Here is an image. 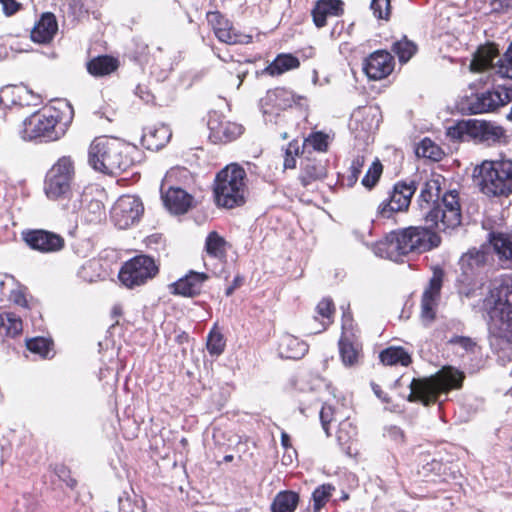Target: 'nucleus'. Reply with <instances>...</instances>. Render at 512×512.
Instances as JSON below:
<instances>
[{
  "label": "nucleus",
  "instance_id": "55",
  "mask_svg": "<svg viewBox=\"0 0 512 512\" xmlns=\"http://www.w3.org/2000/svg\"><path fill=\"white\" fill-rule=\"evenodd\" d=\"M6 15H12L19 10V3L15 0H1Z\"/></svg>",
  "mask_w": 512,
  "mask_h": 512
},
{
  "label": "nucleus",
  "instance_id": "56",
  "mask_svg": "<svg viewBox=\"0 0 512 512\" xmlns=\"http://www.w3.org/2000/svg\"><path fill=\"white\" fill-rule=\"evenodd\" d=\"M388 436L396 443H403L405 438L404 432L396 426L389 428Z\"/></svg>",
  "mask_w": 512,
  "mask_h": 512
},
{
  "label": "nucleus",
  "instance_id": "35",
  "mask_svg": "<svg viewBox=\"0 0 512 512\" xmlns=\"http://www.w3.org/2000/svg\"><path fill=\"white\" fill-rule=\"evenodd\" d=\"M299 496L292 491H284L277 494L273 503V512H293L297 507Z\"/></svg>",
  "mask_w": 512,
  "mask_h": 512
},
{
  "label": "nucleus",
  "instance_id": "38",
  "mask_svg": "<svg viewBox=\"0 0 512 512\" xmlns=\"http://www.w3.org/2000/svg\"><path fill=\"white\" fill-rule=\"evenodd\" d=\"M416 154L420 157L438 161L441 159L443 152L431 139L424 138L417 146Z\"/></svg>",
  "mask_w": 512,
  "mask_h": 512
},
{
  "label": "nucleus",
  "instance_id": "20",
  "mask_svg": "<svg viewBox=\"0 0 512 512\" xmlns=\"http://www.w3.org/2000/svg\"><path fill=\"white\" fill-rule=\"evenodd\" d=\"M212 17L214 33L219 41L229 45L247 44L251 41V36L237 33L231 23L219 13H213Z\"/></svg>",
  "mask_w": 512,
  "mask_h": 512
},
{
  "label": "nucleus",
  "instance_id": "5",
  "mask_svg": "<svg viewBox=\"0 0 512 512\" xmlns=\"http://www.w3.org/2000/svg\"><path fill=\"white\" fill-rule=\"evenodd\" d=\"M478 169L484 194L503 197L512 194V160L484 161Z\"/></svg>",
  "mask_w": 512,
  "mask_h": 512
},
{
  "label": "nucleus",
  "instance_id": "12",
  "mask_svg": "<svg viewBox=\"0 0 512 512\" xmlns=\"http://www.w3.org/2000/svg\"><path fill=\"white\" fill-rule=\"evenodd\" d=\"M425 220L433 224H461L458 193L453 190L443 196L442 206L437 205L425 214Z\"/></svg>",
  "mask_w": 512,
  "mask_h": 512
},
{
  "label": "nucleus",
  "instance_id": "52",
  "mask_svg": "<svg viewBox=\"0 0 512 512\" xmlns=\"http://www.w3.org/2000/svg\"><path fill=\"white\" fill-rule=\"evenodd\" d=\"M298 143L296 141L290 142L288 148L286 149L285 159H284V168L285 169H293L296 167V159L293 154H298Z\"/></svg>",
  "mask_w": 512,
  "mask_h": 512
},
{
  "label": "nucleus",
  "instance_id": "25",
  "mask_svg": "<svg viewBox=\"0 0 512 512\" xmlns=\"http://www.w3.org/2000/svg\"><path fill=\"white\" fill-rule=\"evenodd\" d=\"M212 136L222 142H230L237 139L243 133L242 125L231 121H217L210 119L208 121Z\"/></svg>",
  "mask_w": 512,
  "mask_h": 512
},
{
  "label": "nucleus",
  "instance_id": "37",
  "mask_svg": "<svg viewBox=\"0 0 512 512\" xmlns=\"http://www.w3.org/2000/svg\"><path fill=\"white\" fill-rule=\"evenodd\" d=\"M448 344L454 346L456 351L462 354H475L479 349L477 341L471 337L455 335L448 340Z\"/></svg>",
  "mask_w": 512,
  "mask_h": 512
},
{
  "label": "nucleus",
  "instance_id": "22",
  "mask_svg": "<svg viewBox=\"0 0 512 512\" xmlns=\"http://www.w3.org/2000/svg\"><path fill=\"white\" fill-rule=\"evenodd\" d=\"M58 31V23L54 14L46 12L31 30V39L40 44L49 43Z\"/></svg>",
  "mask_w": 512,
  "mask_h": 512
},
{
  "label": "nucleus",
  "instance_id": "61",
  "mask_svg": "<svg viewBox=\"0 0 512 512\" xmlns=\"http://www.w3.org/2000/svg\"><path fill=\"white\" fill-rule=\"evenodd\" d=\"M281 443H282V446L287 449L289 448L291 445H290V437L287 433L283 432L281 434Z\"/></svg>",
  "mask_w": 512,
  "mask_h": 512
},
{
  "label": "nucleus",
  "instance_id": "58",
  "mask_svg": "<svg viewBox=\"0 0 512 512\" xmlns=\"http://www.w3.org/2000/svg\"><path fill=\"white\" fill-rule=\"evenodd\" d=\"M371 387H372V390H373L374 394L379 399H381L383 402H386V403L389 402V399H388L387 395L383 393V391L381 390V388H380V386L378 384L372 383Z\"/></svg>",
  "mask_w": 512,
  "mask_h": 512
},
{
  "label": "nucleus",
  "instance_id": "6",
  "mask_svg": "<svg viewBox=\"0 0 512 512\" xmlns=\"http://www.w3.org/2000/svg\"><path fill=\"white\" fill-rule=\"evenodd\" d=\"M74 175L73 162L69 157L60 158L48 171L45 180V193L50 199L69 196L72 202V212H76L80 204V193L71 192V182Z\"/></svg>",
  "mask_w": 512,
  "mask_h": 512
},
{
  "label": "nucleus",
  "instance_id": "60",
  "mask_svg": "<svg viewBox=\"0 0 512 512\" xmlns=\"http://www.w3.org/2000/svg\"><path fill=\"white\" fill-rule=\"evenodd\" d=\"M78 4L80 9L85 12H89V10L93 8L92 0H78Z\"/></svg>",
  "mask_w": 512,
  "mask_h": 512
},
{
  "label": "nucleus",
  "instance_id": "17",
  "mask_svg": "<svg viewBox=\"0 0 512 512\" xmlns=\"http://www.w3.org/2000/svg\"><path fill=\"white\" fill-rule=\"evenodd\" d=\"M394 68L393 57L387 51H376L372 53L364 63L366 75L373 80L387 77Z\"/></svg>",
  "mask_w": 512,
  "mask_h": 512
},
{
  "label": "nucleus",
  "instance_id": "32",
  "mask_svg": "<svg viewBox=\"0 0 512 512\" xmlns=\"http://www.w3.org/2000/svg\"><path fill=\"white\" fill-rule=\"evenodd\" d=\"M380 360L384 365H397L408 366L411 363V356L402 347H389L383 350L380 355Z\"/></svg>",
  "mask_w": 512,
  "mask_h": 512
},
{
  "label": "nucleus",
  "instance_id": "36",
  "mask_svg": "<svg viewBox=\"0 0 512 512\" xmlns=\"http://www.w3.org/2000/svg\"><path fill=\"white\" fill-rule=\"evenodd\" d=\"M325 167L320 162L309 161L302 169L300 180L304 186L311 182L325 177Z\"/></svg>",
  "mask_w": 512,
  "mask_h": 512
},
{
  "label": "nucleus",
  "instance_id": "48",
  "mask_svg": "<svg viewBox=\"0 0 512 512\" xmlns=\"http://www.w3.org/2000/svg\"><path fill=\"white\" fill-rule=\"evenodd\" d=\"M371 10L376 18L388 20L391 12L390 0H372Z\"/></svg>",
  "mask_w": 512,
  "mask_h": 512
},
{
  "label": "nucleus",
  "instance_id": "4",
  "mask_svg": "<svg viewBox=\"0 0 512 512\" xmlns=\"http://www.w3.org/2000/svg\"><path fill=\"white\" fill-rule=\"evenodd\" d=\"M464 378L463 372L449 368L433 378L413 379L410 383L408 401H421L428 406L436 402L439 394L461 388Z\"/></svg>",
  "mask_w": 512,
  "mask_h": 512
},
{
  "label": "nucleus",
  "instance_id": "10",
  "mask_svg": "<svg viewBox=\"0 0 512 512\" xmlns=\"http://www.w3.org/2000/svg\"><path fill=\"white\" fill-rule=\"evenodd\" d=\"M64 134V129L58 126V116L52 111L37 112L23 122L21 131L24 140L44 139L54 141Z\"/></svg>",
  "mask_w": 512,
  "mask_h": 512
},
{
  "label": "nucleus",
  "instance_id": "42",
  "mask_svg": "<svg viewBox=\"0 0 512 512\" xmlns=\"http://www.w3.org/2000/svg\"><path fill=\"white\" fill-rule=\"evenodd\" d=\"M120 512H135L140 509L144 504L143 499L138 498L137 495H130L124 492L118 499Z\"/></svg>",
  "mask_w": 512,
  "mask_h": 512
},
{
  "label": "nucleus",
  "instance_id": "19",
  "mask_svg": "<svg viewBox=\"0 0 512 512\" xmlns=\"http://www.w3.org/2000/svg\"><path fill=\"white\" fill-rule=\"evenodd\" d=\"M207 279V274L191 270L184 277L170 285L171 293L184 297H194L200 294Z\"/></svg>",
  "mask_w": 512,
  "mask_h": 512
},
{
  "label": "nucleus",
  "instance_id": "47",
  "mask_svg": "<svg viewBox=\"0 0 512 512\" xmlns=\"http://www.w3.org/2000/svg\"><path fill=\"white\" fill-rule=\"evenodd\" d=\"M225 341L220 332L211 331L207 339V350L211 355H220L224 351Z\"/></svg>",
  "mask_w": 512,
  "mask_h": 512
},
{
  "label": "nucleus",
  "instance_id": "53",
  "mask_svg": "<svg viewBox=\"0 0 512 512\" xmlns=\"http://www.w3.org/2000/svg\"><path fill=\"white\" fill-rule=\"evenodd\" d=\"M365 164V157L363 155H357L350 166V177L349 180L351 182H356L358 180L359 175L362 172V168Z\"/></svg>",
  "mask_w": 512,
  "mask_h": 512
},
{
  "label": "nucleus",
  "instance_id": "14",
  "mask_svg": "<svg viewBox=\"0 0 512 512\" xmlns=\"http://www.w3.org/2000/svg\"><path fill=\"white\" fill-rule=\"evenodd\" d=\"M110 214L116 224H134L141 220L144 206L138 197L123 195L114 203Z\"/></svg>",
  "mask_w": 512,
  "mask_h": 512
},
{
  "label": "nucleus",
  "instance_id": "43",
  "mask_svg": "<svg viewBox=\"0 0 512 512\" xmlns=\"http://www.w3.org/2000/svg\"><path fill=\"white\" fill-rule=\"evenodd\" d=\"M383 172V165L378 159H375L365 176L362 179V185L368 189L373 188L379 181Z\"/></svg>",
  "mask_w": 512,
  "mask_h": 512
},
{
  "label": "nucleus",
  "instance_id": "29",
  "mask_svg": "<svg viewBox=\"0 0 512 512\" xmlns=\"http://www.w3.org/2000/svg\"><path fill=\"white\" fill-rule=\"evenodd\" d=\"M171 137L168 126L160 125L156 128L147 129L143 134V141L149 149H159L165 146Z\"/></svg>",
  "mask_w": 512,
  "mask_h": 512
},
{
  "label": "nucleus",
  "instance_id": "63",
  "mask_svg": "<svg viewBox=\"0 0 512 512\" xmlns=\"http://www.w3.org/2000/svg\"><path fill=\"white\" fill-rule=\"evenodd\" d=\"M161 239V237L159 235H152V236H149L147 238V244L148 245H151V244H157L159 242V240Z\"/></svg>",
  "mask_w": 512,
  "mask_h": 512
},
{
  "label": "nucleus",
  "instance_id": "28",
  "mask_svg": "<svg viewBox=\"0 0 512 512\" xmlns=\"http://www.w3.org/2000/svg\"><path fill=\"white\" fill-rule=\"evenodd\" d=\"M300 61L292 54H279L264 70L270 76H279L285 72L297 69Z\"/></svg>",
  "mask_w": 512,
  "mask_h": 512
},
{
  "label": "nucleus",
  "instance_id": "39",
  "mask_svg": "<svg viewBox=\"0 0 512 512\" xmlns=\"http://www.w3.org/2000/svg\"><path fill=\"white\" fill-rule=\"evenodd\" d=\"M392 50L398 56L400 62L406 63L415 54L417 47L407 38H403L393 44Z\"/></svg>",
  "mask_w": 512,
  "mask_h": 512
},
{
  "label": "nucleus",
  "instance_id": "15",
  "mask_svg": "<svg viewBox=\"0 0 512 512\" xmlns=\"http://www.w3.org/2000/svg\"><path fill=\"white\" fill-rule=\"evenodd\" d=\"M487 251L485 245L479 249L471 248L466 253L462 254L459 259L460 275L458 281L471 284L480 270L487 263Z\"/></svg>",
  "mask_w": 512,
  "mask_h": 512
},
{
  "label": "nucleus",
  "instance_id": "24",
  "mask_svg": "<svg viewBox=\"0 0 512 512\" xmlns=\"http://www.w3.org/2000/svg\"><path fill=\"white\" fill-rule=\"evenodd\" d=\"M343 3L340 0H318L312 9L314 24L324 27L326 20L331 16H340L343 13Z\"/></svg>",
  "mask_w": 512,
  "mask_h": 512
},
{
  "label": "nucleus",
  "instance_id": "31",
  "mask_svg": "<svg viewBox=\"0 0 512 512\" xmlns=\"http://www.w3.org/2000/svg\"><path fill=\"white\" fill-rule=\"evenodd\" d=\"M117 67V60L110 56H99L97 58L92 59L87 64V69L89 73L94 76L108 75L115 71Z\"/></svg>",
  "mask_w": 512,
  "mask_h": 512
},
{
  "label": "nucleus",
  "instance_id": "21",
  "mask_svg": "<svg viewBox=\"0 0 512 512\" xmlns=\"http://www.w3.org/2000/svg\"><path fill=\"white\" fill-rule=\"evenodd\" d=\"M442 286V273L435 272L430 279L429 287L426 289L422 296L421 301V315L422 318L432 321L435 317L434 308L436 306L437 297L440 293Z\"/></svg>",
  "mask_w": 512,
  "mask_h": 512
},
{
  "label": "nucleus",
  "instance_id": "44",
  "mask_svg": "<svg viewBox=\"0 0 512 512\" xmlns=\"http://www.w3.org/2000/svg\"><path fill=\"white\" fill-rule=\"evenodd\" d=\"M482 133L483 137L481 142L488 144L500 141V139L505 135V131L502 127L487 121H484Z\"/></svg>",
  "mask_w": 512,
  "mask_h": 512
},
{
  "label": "nucleus",
  "instance_id": "2",
  "mask_svg": "<svg viewBox=\"0 0 512 512\" xmlns=\"http://www.w3.org/2000/svg\"><path fill=\"white\" fill-rule=\"evenodd\" d=\"M128 146L117 138L99 137L92 141L88 151V163L103 174H117L131 165L126 151Z\"/></svg>",
  "mask_w": 512,
  "mask_h": 512
},
{
  "label": "nucleus",
  "instance_id": "18",
  "mask_svg": "<svg viewBox=\"0 0 512 512\" xmlns=\"http://www.w3.org/2000/svg\"><path fill=\"white\" fill-rule=\"evenodd\" d=\"M484 121L477 119L462 120L447 129V136L455 141L475 140L481 142Z\"/></svg>",
  "mask_w": 512,
  "mask_h": 512
},
{
  "label": "nucleus",
  "instance_id": "46",
  "mask_svg": "<svg viewBox=\"0 0 512 512\" xmlns=\"http://www.w3.org/2000/svg\"><path fill=\"white\" fill-rule=\"evenodd\" d=\"M50 345V341L43 337H37L27 341L28 350L35 354H39L43 358L49 357L51 350Z\"/></svg>",
  "mask_w": 512,
  "mask_h": 512
},
{
  "label": "nucleus",
  "instance_id": "30",
  "mask_svg": "<svg viewBox=\"0 0 512 512\" xmlns=\"http://www.w3.org/2000/svg\"><path fill=\"white\" fill-rule=\"evenodd\" d=\"M489 243L500 259L512 260V234L490 233Z\"/></svg>",
  "mask_w": 512,
  "mask_h": 512
},
{
  "label": "nucleus",
  "instance_id": "26",
  "mask_svg": "<svg viewBox=\"0 0 512 512\" xmlns=\"http://www.w3.org/2000/svg\"><path fill=\"white\" fill-rule=\"evenodd\" d=\"M308 351V346L303 341L291 334H283L278 343V353L282 358L299 359Z\"/></svg>",
  "mask_w": 512,
  "mask_h": 512
},
{
  "label": "nucleus",
  "instance_id": "41",
  "mask_svg": "<svg viewBox=\"0 0 512 512\" xmlns=\"http://www.w3.org/2000/svg\"><path fill=\"white\" fill-rule=\"evenodd\" d=\"M334 490L335 488L330 484H323L314 490L312 494L314 512L320 511Z\"/></svg>",
  "mask_w": 512,
  "mask_h": 512
},
{
  "label": "nucleus",
  "instance_id": "23",
  "mask_svg": "<svg viewBox=\"0 0 512 512\" xmlns=\"http://www.w3.org/2000/svg\"><path fill=\"white\" fill-rule=\"evenodd\" d=\"M165 207L174 214H184L192 206V196L180 188H170L162 194Z\"/></svg>",
  "mask_w": 512,
  "mask_h": 512
},
{
  "label": "nucleus",
  "instance_id": "13",
  "mask_svg": "<svg viewBox=\"0 0 512 512\" xmlns=\"http://www.w3.org/2000/svg\"><path fill=\"white\" fill-rule=\"evenodd\" d=\"M416 191L414 182H399L394 185L393 191L388 201H383L377 210V213L383 219H390L392 215L399 211L406 210L412 196Z\"/></svg>",
  "mask_w": 512,
  "mask_h": 512
},
{
  "label": "nucleus",
  "instance_id": "40",
  "mask_svg": "<svg viewBox=\"0 0 512 512\" xmlns=\"http://www.w3.org/2000/svg\"><path fill=\"white\" fill-rule=\"evenodd\" d=\"M440 191V183L436 179L429 180L425 183L424 187L421 190L419 201L421 208L423 209V203H425V208L430 210V202L433 200V197L439 196Z\"/></svg>",
  "mask_w": 512,
  "mask_h": 512
},
{
  "label": "nucleus",
  "instance_id": "62",
  "mask_svg": "<svg viewBox=\"0 0 512 512\" xmlns=\"http://www.w3.org/2000/svg\"><path fill=\"white\" fill-rule=\"evenodd\" d=\"M188 334L185 333V332H182L180 333L179 335H177L176 337V341L179 343V344H183L184 342H187L188 341Z\"/></svg>",
  "mask_w": 512,
  "mask_h": 512
},
{
  "label": "nucleus",
  "instance_id": "16",
  "mask_svg": "<svg viewBox=\"0 0 512 512\" xmlns=\"http://www.w3.org/2000/svg\"><path fill=\"white\" fill-rule=\"evenodd\" d=\"M23 239L30 248L40 252H54L64 244L61 236L42 229L24 231Z\"/></svg>",
  "mask_w": 512,
  "mask_h": 512
},
{
  "label": "nucleus",
  "instance_id": "57",
  "mask_svg": "<svg viewBox=\"0 0 512 512\" xmlns=\"http://www.w3.org/2000/svg\"><path fill=\"white\" fill-rule=\"evenodd\" d=\"M242 282H243V278H242L241 276H239V275H238V276H236V277L234 278V280H233L232 285H230V286L226 289V291H225L226 296H230V295H232V294H233V292H234V290H235L236 288H238V287H240V286H241Z\"/></svg>",
  "mask_w": 512,
  "mask_h": 512
},
{
  "label": "nucleus",
  "instance_id": "59",
  "mask_svg": "<svg viewBox=\"0 0 512 512\" xmlns=\"http://www.w3.org/2000/svg\"><path fill=\"white\" fill-rule=\"evenodd\" d=\"M493 5L496 6V8H508L512 6V0H492Z\"/></svg>",
  "mask_w": 512,
  "mask_h": 512
},
{
  "label": "nucleus",
  "instance_id": "1",
  "mask_svg": "<svg viewBox=\"0 0 512 512\" xmlns=\"http://www.w3.org/2000/svg\"><path fill=\"white\" fill-rule=\"evenodd\" d=\"M440 242V236L428 227L408 226L389 233L374 245L373 251L378 257L397 262L409 253H423L438 247Z\"/></svg>",
  "mask_w": 512,
  "mask_h": 512
},
{
  "label": "nucleus",
  "instance_id": "33",
  "mask_svg": "<svg viewBox=\"0 0 512 512\" xmlns=\"http://www.w3.org/2000/svg\"><path fill=\"white\" fill-rule=\"evenodd\" d=\"M228 243L217 232H210L206 238L205 250L206 252L217 259L226 257Z\"/></svg>",
  "mask_w": 512,
  "mask_h": 512
},
{
  "label": "nucleus",
  "instance_id": "7",
  "mask_svg": "<svg viewBox=\"0 0 512 512\" xmlns=\"http://www.w3.org/2000/svg\"><path fill=\"white\" fill-rule=\"evenodd\" d=\"M469 69L472 72L493 71L503 78L512 79V43L503 57L499 56L494 45L479 47Z\"/></svg>",
  "mask_w": 512,
  "mask_h": 512
},
{
  "label": "nucleus",
  "instance_id": "9",
  "mask_svg": "<svg viewBox=\"0 0 512 512\" xmlns=\"http://www.w3.org/2000/svg\"><path fill=\"white\" fill-rule=\"evenodd\" d=\"M159 272L155 260L147 255H137L126 261L120 268L118 278L128 289L145 285Z\"/></svg>",
  "mask_w": 512,
  "mask_h": 512
},
{
  "label": "nucleus",
  "instance_id": "27",
  "mask_svg": "<svg viewBox=\"0 0 512 512\" xmlns=\"http://www.w3.org/2000/svg\"><path fill=\"white\" fill-rule=\"evenodd\" d=\"M339 353L342 363L346 367H352L358 364L361 348L358 343L351 339L347 332L344 331L339 339Z\"/></svg>",
  "mask_w": 512,
  "mask_h": 512
},
{
  "label": "nucleus",
  "instance_id": "3",
  "mask_svg": "<svg viewBox=\"0 0 512 512\" xmlns=\"http://www.w3.org/2000/svg\"><path fill=\"white\" fill-rule=\"evenodd\" d=\"M213 191L217 206L226 209L242 206L247 196L245 170L237 164L226 166L216 175Z\"/></svg>",
  "mask_w": 512,
  "mask_h": 512
},
{
  "label": "nucleus",
  "instance_id": "11",
  "mask_svg": "<svg viewBox=\"0 0 512 512\" xmlns=\"http://www.w3.org/2000/svg\"><path fill=\"white\" fill-rule=\"evenodd\" d=\"M490 333L512 343V289L502 287L498 300L490 311Z\"/></svg>",
  "mask_w": 512,
  "mask_h": 512
},
{
  "label": "nucleus",
  "instance_id": "45",
  "mask_svg": "<svg viewBox=\"0 0 512 512\" xmlns=\"http://www.w3.org/2000/svg\"><path fill=\"white\" fill-rule=\"evenodd\" d=\"M316 311L318 315L327 320L326 322H322V329L316 331L320 332L325 330L331 323V317L335 311L333 301L330 298H323L318 303Z\"/></svg>",
  "mask_w": 512,
  "mask_h": 512
},
{
  "label": "nucleus",
  "instance_id": "64",
  "mask_svg": "<svg viewBox=\"0 0 512 512\" xmlns=\"http://www.w3.org/2000/svg\"><path fill=\"white\" fill-rule=\"evenodd\" d=\"M76 480L75 479H69V481H67V485L70 487V488H74L76 486Z\"/></svg>",
  "mask_w": 512,
  "mask_h": 512
},
{
  "label": "nucleus",
  "instance_id": "8",
  "mask_svg": "<svg viewBox=\"0 0 512 512\" xmlns=\"http://www.w3.org/2000/svg\"><path fill=\"white\" fill-rule=\"evenodd\" d=\"M511 100L512 89L499 85L492 90L465 96L461 99L459 107L464 113L480 114L495 111Z\"/></svg>",
  "mask_w": 512,
  "mask_h": 512
},
{
  "label": "nucleus",
  "instance_id": "54",
  "mask_svg": "<svg viewBox=\"0 0 512 512\" xmlns=\"http://www.w3.org/2000/svg\"><path fill=\"white\" fill-rule=\"evenodd\" d=\"M347 332V335L350 336L351 339H354L355 332L353 326V320L349 314L344 313L342 318V334Z\"/></svg>",
  "mask_w": 512,
  "mask_h": 512
},
{
  "label": "nucleus",
  "instance_id": "51",
  "mask_svg": "<svg viewBox=\"0 0 512 512\" xmlns=\"http://www.w3.org/2000/svg\"><path fill=\"white\" fill-rule=\"evenodd\" d=\"M334 420V409L332 406L324 404L320 411V421L326 435L329 436V424Z\"/></svg>",
  "mask_w": 512,
  "mask_h": 512
},
{
  "label": "nucleus",
  "instance_id": "50",
  "mask_svg": "<svg viewBox=\"0 0 512 512\" xmlns=\"http://www.w3.org/2000/svg\"><path fill=\"white\" fill-rule=\"evenodd\" d=\"M305 143L311 145L315 150L323 152L328 147V136L322 132H315L305 139Z\"/></svg>",
  "mask_w": 512,
  "mask_h": 512
},
{
  "label": "nucleus",
  "instance_id": "34",
  "mask_svg": "<svg viewBox=\"0 0 512 512\" xmlns=\"http://www.w3.org/2000/svg\"><path fill=\"white\" fill-rule=\"evenodd\" d=\"M22 331V321L20 317L12 312L0 314V335L15 337Z\"/></svg>",
  "mask_w": 512,
  "mask_h": 512
},
{
  "label": "nucleus",
  "instance_id": "49",
  "mask_svg": "<svg viewBox=\"0 0 512 512\" xmlns=\"http://www.w3.org/2000/svg\"><path fill=\"white\" fill-rule=\"evenodd\" d=\"M102 206L99 201L90 202L87 210H84L82 213L84 215V221L87 223H96L101 221L102 214Z\"/></svg>",
  "mask_w": 512,
  "mask_h": 512
}]
</instances>
